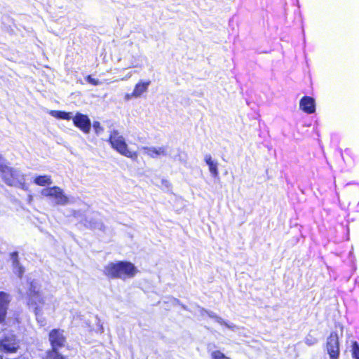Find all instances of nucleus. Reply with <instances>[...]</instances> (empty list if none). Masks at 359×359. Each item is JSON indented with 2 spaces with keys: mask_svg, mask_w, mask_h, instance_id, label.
I'll return each mask as SVG.
<instances>
[{
  "mask_svg": "<svg viewBox=\"0 0 359 359\" xmlns=\"http://www.w3.org/2000/svg\"><path fill=\"white\" fill-rule=\"evenodd\" d=\"M138 272V269L130 262H110L104 268V273L107 277L123 280L133 278Z\"/></svg>",
  "mask_w": 359,
  "mask_h": 359,
  "instance_id": "1",
  "label": "nucleus"
},
{
  "mask_svg": "<svg viewBox=\"0 0 359 359\" xmlns=\"http://www.w3.org/2000/svg\"><path fill=\"white\" fill-rule=\"evenodd\" d=\"M0 176L7 185L28 190L25 175L20 170L9 167L2 155L0 156Z\"/></svg>",
  "mask_w": 359,
  "mask_h": 359,
  "instance_id": "2",
  "label": "nucleus"
},
{
  "mask_svg": "<svg viewBox=\"0 0 359 359\" xmlns=\"http://www.w3.org/2000/svg\"><path fill=\"white\" fill-rule=\"evenodd\" d=\"M109 142L111 147L121 155L133 159L137 157V154L135 151H132L128 149L125 138L118 130H113L110 132Z\"/></svg>",
  "mask_w": 359,
  "mask_h": 359,
  "instance_id": "3",
  "label": "nucleus"
},
{
  "mask_svg": "<svg viewBox=\"0 0 359 359\" xmlns=\"http://www.w3.org/2000/svg\"><path fill=\"white\" fill-rule=\"evenodd\" d=\"M41 193L42 196L53 199L55 205L65 206L72 203L64 191L57 186L43 189Z\"/></svg>",
  "mask_w": 359,
  "mask_h": 359,
  "instance_id": "4",
  "label": "nucleus"
},
{
  "mask_svg": "<svg viewBox=\"0 0 359 359\" xmlns=\"http://www.w3.org/2000/svg\"><path fill=\"white\" fill-rule=\"evenodd\" d=\"M135 46L132 42L125 45V49L128 53L124 55V59L128 61L127 68L141 67L142 65L141 55L135 53Z\"/></svg>",
  "mask_w": 359,
  "mask_h": 359,
  "instance_id": "5",
  "label": "nucleus"
},
{
  "mask_svg": "<svg viewBox=\"0 0 359 359\" xmlns=\"http://www.w3.org/2000/svg\"><path fill=\"white\" fill-rule=\"evenodd\" d=\"M326 348L330 359H337L339 355V337L337 333L332 332L327 338Z\"/></svg>",
  "mask_w": 359,
  "mask_h": 359,
  "instance_id": "6",
  "label": "nucleus"
},
{
  "mask_svg": "<svg viewBox=\"0 0 359 359\" xmlns=\"http://www.w3.org/2000/svg\"><path fill=\"white\" fill-rule=\"evenodd\" d=\"M73 122L75 126L79 128L85 133H88L91 128V122L87 115L77 112L73 116Z\"/></svg>",
  "mask_w": 359,
  "mask_h": 359,
  "instance_id": "7",
  "label": "nucleus"
},
{
  "mask_svg": "<svg viewBox=\"0 0 359 359\" xmlns=\"http://www.w3.org/2000/svg\"><path fill=\"white\" fill-rule=\"evenodd\" d=\"M18 348L19 345L14 335L6 336L0 341V348L5 352L14 353Z\"/></svg>",
  "mask_w": 359,
  "mask_h": 359,
  "instance_id": "8",
  "label": "nucleus"
},
{
  "mask_svg": "<svg viewBox=\"0 0 359 359\" xmlns=\"http://www.w3.org/2000/svg\"><path fill=\"white\" fill-rule=\"evenodd\" d=\"M49 340L52 345V350L57 351V348L64 346L65 338L63 331L60 330H53L49 334Z\"/></svg>",
  "mask_w": 359,
  "mask_h": 359,
  "instance_id": "9",
  "label": "nucleus"
},
{
  "mask_svg": "<svg viewBox=\"0 0 359 359\" xmlns=\"http://www.w3.org/2000/svg\"><path fill=\"white\" fill-rule=\"evenodd\" d=\"M144 153L151 158H157L160 156H166L168 155V147H144L142 148Z\"/></svg>",
  "mask_w": 359,
  "mask_h": 359,
  "instance_id": "10",
  "label": "nucleus"
},
{
  "mask_svg": "<svg viewBox=\"0 0 359 359\" xmlns=\"http://www.w3.org/2000/svg\"><path fill=\"white\" fill-rule=\"evenodd\" d=\"M10 302V295L4 292H0V323L5 319Z\"/></svg>",
  "mask_w": 359,
  "mask_h": 359,
  "instance_id": "11",
  "label": "nucleus"
},
{
  "mask_svg": "<svg viewBox=\"0 0 359 359\" xmlns=\"http://www.w3.org/2000/svg\"><path fill=\"white\" fill-rule=\"evenodd\" d=\"M199 311L201 316H203L206 313L208 315L210 318L215 319L217 323L222 325H224L226 327L230 330H234L237 327L236 325L234 324H229L226 323L223 318L218 316L212 311H207L203 308H200Z\"/></svg>",
  "mask_w": 359,
  "mask_h": 359,
  "instance_id": "12",
  "label": "nucleus"
},
{
  "mask_svg": "<svg viewBox=\"0 0 359 359\" xmlns=\"http://www.w3.org/2000/svg\"><path fill=\"white\" fill-rule=\"evenodd\" d=\"M300 109L307 114H312L315 111V100L308 96L303 97L299 102Z\"/></svg>",
  "mask_w": 359,
  "mask_h": 359,
  "instance_id": "13",
  "label": "nucleus"
},
{
  "mask_svg": "<svg viewBox=\"0 0 359 359\" xmlns=\"http://www.w3.org/2000/svg\"><path fill=\"white\" fill-rule=\"evenodd\" d=\"M11 260L12 262V267L13 271L15 274H16L19 278H22L24 274L25 270V268L20 264L18 259V254L17 252H14L11 253Z\"/></svg>",
  "mask_w": 359,
  "mask_h": 359,
  "instance_id": "14",
  "label": "nucleus"
},
{
  "mask_svg": "<svg viewBox=\"0 0 359 359\" xmlns=\"http://www.w3.org/2000/svg\"><path fill=\"white\" fill-rule=\"evenodd\" d=\"M151 83L150 81H140L137 83L133 91V95L135 98L140 97L142 95L146 93L148 90V88Z\"/></svg>",
  "mask_w": 359,
  "mask_h": 359,
  "instance_id": "15",
  "label": "nucleus"
},
{
  "mask_svg": "<svg viewBox=\"0 0 359 359\" xmlns=\"http://www.w3.org/2000/svg\"><path fill=\"white\" fill-rule=\"evenodd\" d=\"M84 224L87 227L94 229V230L104 231V226L103 223L97 217L90 218V219H86Z\"/></svg>",
  "mask_w": 359,
  "mask_h": 359,
  "instance_id": "16",
  "label": "nucleus"
},
{
  "mask_svg": "<svg viewBox=\"0 0 359 359\" xmlns=\"http://www.w3.org/2000/svg\"><path fill=\"white\" fill-rule=\"evenodd\" d=\"M204 160H205L206 164L208 165L209 170H210V173L212 174V175L215 177H217L219 173L218 169H217V166H218L217 162L214 161L210 154H206L205 156Z\"/></svg>",
  "mask_w": 359,
  "mask_h": 359,
  "instance_id": "17",
  "label": "nucleus"
},
{
  "mask_svg": "<svg viewBox=\"0 0 359 359\" xmlns=\"http://www.w3.org/2000/svg\"><path fill=\"white\" fill-rule=\"evenodd\" d=\"M34 182L39 186H46L50 185L53 183L50 175H38L34 180Z\"/></svg>",
  "mask_w": 359,
  "mask_h": 359,
  "instance_id": "18",
  "label": "nucleus"
},
{
  "mask_svg": "<svg viewBox=\"0 0 359 359\" xmlns=\"http://www.w3.org/2000/svg\"><path fill=\"white\" fill-rule=\"evenodd\" d=\"M50 114L58 119L70 120L73 118L72 112H66L62 111L52 110Z\"/></svg>",
  "mask_w": 359,
  "mask_h": 359,
  "instance_id": "19",
  "label": "nucleus"
},
{
  "mask_svg": "<svg viewBox=\"0 0 359 359\" xmlns=\"http://www.w3.org/2000/svg\"><path fill=\"white\" fill-rule=\"evenodd\" d=\"M29 295L30 297L31 302L35 304H36L37 302L41 303L42 302L41 296L39 294L38 291L36 290V287L34 286L32 283L30 285Z\"/></svg>",
  "mask_w": 359,
  "mask_h": 359,
  "instance_id": "20",
  "label": "nucleus"
},
{
  "mask_svg": "<svg viewBox=\"0 0 359 359\" xmlns=\"http://www.w3.org/2000/svg\"><path fill=\"white\" fill-rule=\"evenodd\" d=\"M46 359H64V358L57 351L51 350L48 352Z\"/></svg>",
  "mask_w": 359,
  "mask_h": 359,
  "instance_id": "21",
  "label": "nucleus"
},
{
  "mask_svg": "<svg viewBox=\"0 0 359 359\" xmlns=\"http://www.w3.org/2000/svg\"><path fill=\"white\" fill-rule=\"evenodd\" d=\"M212 359H231L230 358L225 355L220 351H215L211 353Z\"/></svg>",
  "mask_w": 359,
  "mask_h": 359,
  "instance_id": "22",
  "label": "nucleus"
},
{
  "mask_svg": "<svg viewBox=\"0 0 359 359\" xmlns=\"http://www.w3.org/2000/svg\"><path fill=\"white\" fill-rule=\"evenodd\" d=\"M353 356L355 359H359V346L356 341H354L352 345Z\"/></svg>",
  "mask_w": 359,
  "mask_h": 359,
  "instance_id": "23",
  "label": "nucleus"
},
{
  "mask_svg": "<svg viewBox=\"0 0 359 359\" xmlns=\"http://www.w3.org/2000/svg\"><path fill=\"white\" fill-rule=\"evenodd\" d=\"M93 126L97 135H100L104 130L103 128L101 126L100 123L98 121H95L93 124Z\"/></svg>",
  "mask_w": 359,
  "mask_h": 359,
  "instance_id": "24",
  "label": "nucleus"
},
{
  "mask_svg": "<svg viewBox=\"0 0 359 359\" xmlns=\"http://www.w3.org/2000/svg\"><path fill=\"white\" fill-rule=\"evenodd\" d=\"M86 80L88 83L93 84L94 86H97L100 84V81L97 79L92 78L91 76H88L86 78Z\"/></svg>",
  "mask_w": 359,
  "mask_h": 359,
  "instance_id": "25",
  "label": "nucleus"
},
{
  "mask_svg": "<svg viewBox=\"0 0 359 359\" xmlns=\"http://www.w3.org/2000/svg\"><path fill=\"white\" fill-rule=\"evenodd\" d=\"M316 342V339H309V338H306V343L309 345H311V344H313Z\"/></svg>",
  "mask_w": 359,
  "mask_h": 359,
  "instance_id": "26",
  "label": "nucleus"
},
{
  "mask_svg": "<svg viewBox=\"0 0 359 359\" xmlns=\"http://www.w3.org/2000/svg\"><path fill=\"white\" fill-rule=\"evenodd\" d=\"M132 97H134L133 95V93L131 94H126V96H125L126 100H129Z\"/></svg>",
  "mask_w": 359,
  "mask_h": 359,
  "instance_id": "27",
  "label": "nucleus"
},
{
  "mask_svg": "<svg viewBox=\"0 0 359 359\" xmlns=\"http://www.w3.org/2000/svg\"><path fill=\"white\" fill-rule=\"evenodd\" d=\"M163 184H164L165 187H168L170 186V183L167 180H163L162 181Z\"/></svg>",
  "mask_w": 359,
  "mask_h": 359,
  "instance_id": "28",
  "label": "nucleus"
},
{
  "mask_svg": "<svg viewBox=\"0 0 359 359\" xmlns=\"http://www.w3.org/2000/svg\"><path fill=\"white\" fill-rule=\"evenodd\" d=\"M32 199H33L32 196V195H29L28 196V201H29V203H31Z\"/></svg>",
  "mask_w": 359,
  "mask_h": 359,
  "instance_id": "29",
  "label": "nucleus"
},
{
  "mask_svg": "<svg viewBox=\"0 0 359 359\" xmlns=\"http://www.w3.org/2000/svg\"><path fill=\"white\" fill-rule=\"evenodd\" d=\"M35 309H36V311H37V310H38V306H36V307L35 308ZM37 314H38V313H37V311H36V315H37Z\"/></svg>",
  "mask_w": 359,
  "mask_h": 359,
  "instance_id": "30",
  "label": "nucleus"
},
{
  "mask_svg": "<svg viewBox=\"0 0 359 359\" xmlns=\"http://www.w3.org/2000/svg\"><path fill=\"white\" fill-rule=\"evenodd\" d=\"M131 76V74H128L127 78H130Z\"/></svg>",
  "mask_w": 359,
  "mask_h": 359,
  "instance_id": "31",
  "label": "nucleus"
},
{
  "mask_svg": "<svg viewBox=\"0 0 359 359\" xmlns=\"http://www.w3.org/2000/svg\"><path fill=\"white\" fill-rule=\"evenodd\" d=\"M0 359H4L3 357L1 355H0Z\"/></svg>",
  "mask_w": 359,
  "mask_h": 359,
  "instance_id": "32",
  "label": "nucleus"
},
{
  "mask_svg": "<svg viewBox=\"0 0 359 359\" xmlns=\"http://www.w3.org/2000/svg\"><path fill=\"white\" fill-rule=\"evenodd\" d=\"M1 156V154H0V156Z\"/></svg>",
  "mask_w": 359,
  "mask_h": 359,
  "instance_id": "33",
  "label": "nucleus"
}]
</instances>
